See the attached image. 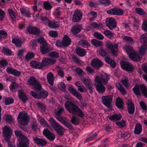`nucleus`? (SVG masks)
Wrapping results in <instances>:
<instances>
[{"label":"nucleus","mask_w":147,"mask_h":147,"mask_svg":"<svg viewBox=\"0 0 147 147\" xmlns=\"http://www.w3.org/2000/svg\"><path fill=\"white\" fill-rule=\"evenodd\" d=\"M65 106L67 110L73 114L78 115L80 117H83L84 114L82 111L75 104L71 102H65Z\"/></svg>","instance_id":"nucleus-1"},{"label":"nucleus","mask_w":147,"mask_h":147,"mask_svg":"<svg viewBox=\"0 0 147 147\" xmlns=\"http://www.w3.org/2000/svg\"><path fill=\"white\" fill-rule=\"evenodd\" d=\"M15 133L16 136L19 138L21 141L18 145V147H28V146L29 144V141L27 137L23 135L20 131L18 130L15 131Z\"/></svg>","instance_id":"nucleus-2"},{"label":"nucleus","mask_w":147,"mask_h":147,"mask_svg":"<svg viewBox=\"0 0 147 147\" xmlns=\"http://www.w3.org/2000/svg\"><path fill=\"white\" fill-rule=\"evenodd\" d=\"M49 121L52 127L58 134L60 136H62L65 131V129L58 124L52 118L49 119Z\"/></svg>","instance_id":"nucleus-3"},{"label":"nucleus","mask_w":147,"mask_h":147,"mask_svg":"<svg viewBox=\"0 0 147 147\" xmlns=\"http://www.w3.org/2000/svg\"><path fill=\"white\" fill-rule=\"evenodd\" d=\"M140 89L142 94L146 97H147V88L144 84L136 85L133 88L132 90L136 95H140L141 94Z\"/></svg>","instance_id":"nucleus-4"},{"label":"nucleus","mask_w":147,"mask_h":147,"mask_svg":"<svg viewBox=\"0 0 147 147\" xmlns=\"http://www.w3.org/2000/svg\"><path fill=\"white\" fill-rule=\"evenodd\" d=\"M3 130L4 136L8 144V146L9 147H13V146H11L10 140L12 133L10 128L7 126H5L3 128Z\"/></svg>","instance_id":"nucleus-5"},{"label":"nucleus","mask_w":147,"mask_h":147,"mask_svg":"<svg viewBox=\"0 0 147 147\" xmlns=\"http://www.w3.org/2000/svg\"><path fill=\"white\" fill-rule=\"evenodd\" d=\"M29 84L32 86L34 90L38 91L42 89L41 85L35 77H31L28 80Z\"/></svg>","instance_id":"nucleus-6"},{"label":"nucleus","mask_w":147,"mask_h":147,"mask_svg":"<svg viewBox=\"0 0 147 147\" xmlns=\"http://www.w3.org/2000/svg\"><path fill=\"white\" fill-rule=\"evenodd\" d=\"M110 78L109 76L105 73H102L100 76H96L94 81L95 82H100L104 85H106L108 83Z\"/></svg>","instance_id":"nucleus-7"},{"label":"nucleus","mask_w":147,"mask_h":147,"mask_svg":"<svg viewBox=\"0 0 147 147\" xmlns=\"http://www.w3.org/2000/svg\"><path fill=\"white\" fill-rule=\"evenodd\" d=\"M19 123L22 125H25L28 124V115L24 112H20L18 117Z\"/></svg>","instance_id":"nucleus-8"},{"label":"nucleus","mask_w":147,"mask_h":147,"mask_svg":"<svg viewBox=\"0 0 147 147\" xmlns=\"http://www.w3.org/2000/svg\"><path fill=\"white\" fill-rule=\"evenodd\" d=\"M113 96L112 95L102 96L101 98L102 102L104 105L107 107L111 108V102Z\"/></svg>","instance_id":"nucleus-9"},{"label":"nucleus","mask_w":147,"mask_h":147,"mask_svg":"<svg viewBox=\"0 0 147 147\" xmlns=\"http://www.w3.org/2000/svg\"><path fill=\"white\" fill-rule=\"evenodd\" d=\"M107 26L111 30L115 28L117 26V23L114 18H108L106 19Z\"/></svg>","instance_id":"nucleus-10"},{"label":"nucleus","mask_w":147,"mask_h":147,"mask_svg":"<svg viewBox=\"0 0 147 147\" xmlns=\"http://www.w3.org/2000/svg\"><path fill=\"white\" fill-rule=\"evenodd\" d=\"M120 64L122 68L128 71L132 72L134 70L133 65L129 62L122 61L121 62Z\"/></svg>","instance_id":"nucleus-11"},{"label":"nucleus","mask_w":147,"mask_h":147,"mask_svg":"<svg viewBox=\"0 0 147 147\" xmlns=\"http://www.w3.org/2000/svg\"><path fill=\"white\" fill-rule=\"evenodd\" d=\"M107 48L109 49L114 56H116L118 51V45L117 43L112 44L109 43L107 44Z\"/></svg>","instance_id":"nucleus-12"},{"label":"nucleus","mask_w":147,"mask_h":147,"mask_svg":"<svg viewBox=\"0 0 147 147\" xmlns=\"http://www.w3.org/2000/svg\"><path fill=\"white\" fill-rule=\"evenodd\" d=\"M82 13L79 10L75 11L73 15V22H75L80 21L82 18Z\"/></svg>","instance_id":"nucleus-13"},{"label":"nucleus","mask_w":147,"mask_h":147,"mask_svg":"<svg viewBox=\"0 0 147 147\" xmlns=\"http://www.w3.org/2000/svg\"><path fill=\"white\" fill-rule=\"evenodd\" d=\"M123 12L122 9L115 8H112L107 11V13L109 14L115 15H121Z\"/></svg>","instance_id":"nucleus-14"},{"label":"nucleus","mask_w":147,"mask_h":147,"mask_svg":"<svg viewBox=\"0 0 147 147\" xmlns=\"http://www.w3.org/2000/svg\"><path fill=\"white\" fill-rule=\"evenodd\" d=\"M43 133L44 135L50 141L52 142L55 140V135L47 129H44Z\"/></svg>","instance_id":"nucleus-15"},{"label":"nucleus","mask_w":147,"mask_h":147,"mask_svg":"<svg viewBox=\"0 0 147 147\" xmlns=\"http://www.w3.org/2000/svg\"><path fill=\"white\" fill-rule=\"evenodd\" d=\"M40 51L43 54L47 53L52 50L49 45L47 43L41 45L40 48Z\"/></svg>","instance_id":"nucleus-16"},{"label":"nucleus","mask_w":147,"mask_h":147,"mask_svg":"<svg viewBox=\"0 0 147 147\" xmlns=\"http://www.w3.org/2000/svg\"><path fill=\"white\" fill-rule=\"evenodd\" d=\"M91 65L92 67L98 69L103 65V63L98 59H94L91 61Z\"/></svg>","instance_id":"nucleus-17"},{"label":"nucleus","mask_w":147,"mask_h":147,"mask_svg":"<svg viewBox=\"0 0 147 147\" xmlns=\"http://www.w3.org/2000/svg\"><path fill=\"white\" fill-rule=\"evenodd\" d=\"M6 70L8 74H13L16 76L19 77L21 74V72L20 71H18L12 67H8Z\"/></svg>","instance_id":"nucleus-18"},{"label":"nucleus","mask_w":147,"mask_h":147,"mask_svg":"<svg viewBox=\"0 0 147 147\" xmlns=\"http://www.w3.org/2000/svg\"><path fill=\"white\" fill-rule=\"evenodd\" d=\"M28 33L31 34L38 35L40 32V29L36 27L29 26L27 29Z\"/></svg>","instance_id":"nucleus-19"},{"label":"nucleus","mask_w":147,"mask_h":147,"mask_svg":"<svg viewBox=\"0 0 147 147\" xmlns=\"http://www.w3.org/2000/svg\"><path fill=\"white\" fill-rule=\"evenodd\" d=\"M129 57L133 61H139L141 59V57L138 55L137 51H134L132 54L129 55Z\"/></svg>","instance_id":"nucleus-20"},{"label":"nucleus","mask_w":147,"mask_h":147,"mask_svg":"<svg viewBox=\"0 0 147 147\" xmlns=\"http://www.w3.org/2000/svg\"><path fill=\"white\" fill-rule=\"evenodd\" d=\"M67 88L70 92L78 98L80 99L81 98V96L80 93L74 89L72 86H68Z\"/></svg>","instance_id":"nucleus-21"},{"label":"nucleus","mask_w":147,"mask_h":147,"mask_svg":"<svg viewBox=\"0 0 147 147\" xmlns=\"http://www.w3.org/2000/svg\"><path fill=\"white\" fill-rule=\"evenodd\" d=\"M96 90L99 92L102 93L104 92L106 90V88L103 84L100 82H96Z\"/></svg>","instance_id":"nucleus-22"},{"label":"nucleus","mask_w":147,"mask_h":147,"mask_svg":"<svg viewBox=\"0 0 147 147\" xmlns=\"http://www.w3.org/2000/svg\"><path fill=\"white\" fill-rule=\"evenodd\" d=\"M33 140L38 145L42 147L45 146L47 143L45 140L37 137L34 138Z\"/></svg>","instance_id":"nucleus-23"},{"label":"nucleus","mask_w":147,"mask_h":147,"mask_svg":"<svg viewBox=\"0 0 147 147\" xmlns=\"http://www.w3.org/2000/svg\"><path fill=\"white\" fill-rule=\"evenodd\" d=\"M18 96L19 98L24 103H25L28 99L27 95L23 90H20L19 91Z\"/></svg>","instance_id":"nucleus-24"},{"label":"nucleus","mask_w":147,"mask_h":147,"mask_svg":"<svg viewBox=\"0 0 147 147\" xmlns=\"http://www.w3.org/2000/svg\"><path fill=\"white\" fill-rule=\"evenodd\" d=\"M128 111L129 114H134V106L133 103L132 102L131 100H129L128 101Z\"/></svg>","instance_id":"nucleus-25"},{"label":"nucleus","mask_w":147,"mask_h":147,"mask_svg":"<svg viewBox=\"0 0 147 147\" xmlns=\"http://www.w3.org/2000/svg\"><path fill=\"white\" fill-rule=\"evenodd\" d=\"M30 65L33 68L40 69L42 67V65L41 63L36 61H31L30 62Z\"/></svg>","instance_id":"nucleus-26"},{"label":"nucleus","mask_w":147,"mask_h":147,"mask_svg":"<svg viewBox=\"0 0 147 147\" xmlns=\"http://www.w3.org/2000/svg\"><path fill=\"white\" fill-rule=\"evenodd\" d=\"M89 27L90 29L92 30L94 29H100L102 27V25L101 24L94 22L90 24Z\"/></svg>","instance_id":"nucleus-27"},{"label":"nucleus","mask_w":147,"mask_h":147,"mask_svg":"<svg viewBox=\"0 0 147 147\" xmlns=\"http://www.w3.org/2000/svg\"><path fill=\"white\" fill-rule=\"evenodd\" d=\"M115 104L116 106L119 109H123L124 103L123 99L120 97L117 98L116 100Z\"/></svg>","instance_id":"nucleus-28"},{"label":"nucleus","mask_w":147,"mask_h":147,"mask_svg":"<svg viewBox=\"0 0 147 147\" xmlns=\"http://www.w3.org/2000/svg\"><path fill=\"white\" fill-rule=\"evenodd\" d=\"M71 40L68 36L67 35H65L62 41L63 45V47L68 46L71 43Z\"/></svg>","instance_id":"nucleus-29"},{"label":"nucleus","mask_w":147,"mask_h":147,"mask_svg":"<svg viewBox=\"0 0 147 147\" xmlns=\"http://www.w3.org/2000/svg\"><path fill=\"white\" fill-rule=\"evenodd\" d=\"M64 110V109L63 107H60L57 110H55L54 112L55 116L57 119L59 118L60 117L62 116L61 114Z\"/></svg>","instance_id":"nucleus-30"},{"label":"nucleus","mask_w":147,"mask_h":147,"mask_svg":"<svg viewBox=\"0 0 147 147\" xmlns=\"http://www.w3.org/2000/svg\"><path fill=\"white\" fill-rule=\"evenodd\" d=\"M81 29V27L79 25L73 26L71 30V32L73 34H76L79 33Z\"/></svg>","instance_id":"nucleus-31"},{"label":"nucleus","mask_w":147,"mask_h":147,"mask_svg":"<svg viewBox=\"0 0 147 147\" xmlns=\"http://www.w3.org/2000/svg\"><path fill=\"white\" fill-rule=\"evenodd\" d=\"M142 130V125L140 123H137L135 127L134 133L136 134H140Z\"/></svg>","instance_id":"nucleus-32"},{"label":"nucleus","mask_w":147,"mask_h":147,"mask_svg":"<svg viewBox=\"0 0 147 147\" xmlns=\"http://www.w3.org/2000/svg\"><path fill=\"white\" fill-rule=\"evenodd\" d=\"M47 78L48 83L51 85H53V84L54 77L53 74L51 72L48 74L47 76Z\"/></svg>","instance_id":"nucleus-33"},{"label":"nucleus","mask_w":147,"mask_h":147,"mask_svg":"<svg viewBox=\"0 0 147 147\" xmlns=\"http://www.w3.org/2000/svg\"><path fill=\"white\" fill-rule=\"evenodd\" d=\"M115 85L118 89L123 94L125 95L126 93V91L122 85L119 83H116Z\"/></svg>","instance_id":"nucleus-34"},{"label":"nucleus","mask_w":147,"mask_h":147,"mask_svg":"<svg viewBox=\"0 0 147 147\" xmlns=\"http://www.w3.org/2000/svg\"><path fill=\"white\" fill-rule=\"evenodd\" d=\"M87 16L89 18L90 20L92 21L97 16V13L94 11H91L88 14Z\"/></svg>","instance_id":"nucleus-35"},{"label":"nucleus","mask_w":147,"mask_h":147,"mask_svg":"<svg viewBox=\"0 0 147 147\" xmlns=\"http://www.w3.org/2000/svg\"><path fill=\"white\" fill-rule=\"evenodd\" d=\"M38 92L39 94L40 98H45L47 97L48 95V92L44 89H42L39 90Z\"/></svg>","instance_id":"nucleus-36"},{"label":"nucleus","mask_w":147,"mask_h":147,"mask_svg":"<svg viewBox=\"0 0 147 147\" xmlns=\"http://www.w3.org/2000/svg\"><path fill=\"white\" fill-rule=\"evenodd\" d=\"M105 61L106 62L110 64L113 67L115 68L116 66V63L114 60L112 59L111 58L107 57L105 58Z\"/></svg>","instance_id":"nucleus-37"},{"label":"nucleus","mask_w":147,"mask_h":147,"mask_svg":"<svg viewBox=\"0 0 147 147\" xmlns=\"http://www.w3.org/2000/svg\"><path fill=\"white\" fill-rule=\"evenodd\" d=\"M121 118V116L120 115L115 114L111 115L109 117V119L111 121H116L119 120Z\"/></svg>","instance_id":"nucleus-38"},{"label":"nucleus","mask_w":147,"mask_h":147,"mask_svg":"<svg viewBox=\"0 0 147 147\" xmlns=\"http://www.w3.org/2000/svg\"><path fill=\"white\" fill-rule=\"evenodd\" d=\"M123 49L127 53L129 56L134 51L132 47L129 46H125L124 47Z\"/></svg>","instance_id":"nucleus-39"},{"label":"nucleus","mask_w":147,"mask_h":147,"mask_svg":"<svg viewBox=\"0 0 147 147\" xmlns=\"http://www.w3.org/2000/svg\"><path fill=\"white\" fill-rule=\"evenodd\" d=\"M76 52L77 54L79 56L83 57L85 55L86 53V51L84 49L80 48L77 49Z\"/></svg>","instance_id":"nucleus-40"},{"label":"nucleus","mask_w":147,"mask_h":147,"mask_svg":"<svg viewBox=\"0 0 147 147\" xmlns=\"http://www.w3.org/2000/svg\"><path fill=\"white\" fill-rule=\"evenodd\" d=\"M147 50V45H143L140 47L139 53L140 55L141 56L143 55L146 53Z\"/></svg>","instance_id":"nucleus-41"},{"label":"nucleus","mask_w":147,"mask_h":147,"mask_svg":"<svg viewBox=\"0 0 147 147\" xmlns=\"http://www.w3.org/2000/svg\"><path fill=\"white\" fill-rule=\"evenodd\" d=\"M8 14L11 18L14 20L16 18V14L12 9H9L8 10Z\"/></svg>","instance_id":"nucleus-42"},{"label":"nucleus","mask_w":147,"mask_h":147,"mask_svg":"<svg viewBox=\"0 0 147 147\" xmlns=\"http://www.w3.org/2000/svg\"><path fill=\"white\" fill-rule=\"evenodd\" d=\"M12 42L17 47H20L22 44V42L18 38H14L12 39Z\"/></svg>","instance_id":"nucleus-43"},{"label":"nucleus","mask_w":147,"mask_h":147,"mask_svg":"<svg viewBox=\"0 0 147 147\" xmlns=\"http://www.w3.org/2000/svg\"><path fill=\"white\" fill-rule=\"evenodd\" d=\"M97 135V134L95 133L90 134L89 137L87 138L85 140V142L86 143L89 142L95 138Z\"/></svg>","instance_id":"nucleus-44"},{"label":"nucleus","mask_w":147,"mask_h":147,"mask_svg":"<svg viewBox=\"0 0 147 147\" xmlns=\"http://www.w3.org/2000/svg\"><path fill=\"white\" fill-rule=\"evenodd\" d=\"M82 81L86 86V87L91 85L92 84V82L89 79L83 78L82 79Z\"/></svg>","instance_id":"nucleus-45"},{"label":"nucleus","mask_w":147,"mask_h":147,"mask_svg":"<svg viewBox=\"0 0 147 147\" xmlns=\"http://www.w3.org/2000/svg\"><path fill=\"white\" fill-rule=\"evenodd\" d=\"M36 105L38 106V108L40 110L41 112H44L45 111L46 109V106L43 103L40 102H38Z\"/></svg>","instance_id":"nucleus-46"},{"label":"nucleus","mask_w":147,"mask_h":147,"mask_svg":"<svg viewBox=\"0 0 147 147\" xmlns=\"http://www.w3.org/2000/svg\"><path fill=\"white\" fill-rule=\"evenodd\" d=\"M53 6L51 3L47 1H45L43 4V8L46 10H50L52 8Z\"/></svg>","instance_id":"nucleus-47"},{"label":"nucleus","mask_w":147,"mask_h":147,"mask_svg":"<svg viewBox=\"0 0 147 147\" xmlns=\"http://www.w3.org/2000/svg\"><path fill=\"white\" fill-rule=\"evenodd\" d=\"M38 120L40 122V124L42 126L47 127H49V125L48 124L45 120L44 118L38 117Z\"/></svg>","instance_id":"nucleus-48"},{"label":"nucleus","mask_w":147,"mask_h":147,"mask_svg":"<svg viewBox=\"0 0 147 147\" xmlns=\"http://www.w3.org/2000/svg\"><path fill=\"white\" fill-rule=\"evenodd\" d=\"M4 117L5 119L7 122L11 123L14 121V119L11 115H4Z\"/></svg>","instance_id":"nucleus-49"},{"label":"nucleus","mask_w":147,"mask_h":147,"mask_svg":"<svg viewBox=\"0 0 147 147\" xmlns=\"http://www.w3.org/2000/svg\"><path fill=\"white\" fill-rule=\"evenodd\" d=\"M24 51V50H19L16 54L17 58L20 61H22V60Z\"/></svg>","instance_id":"nucleus-50"},{"label":"nucleus","mask_w":147,"mask_h":147,"mask_svg":"<svg viewBox=\"0 0 147 147\" xmlns=\"http://www.w3.org/2000/svg\"><path fill=\"white\" fill-rule=\"evenodd\" d=\"M34 56V54L32 52H29L27 53L25 56V61H29L31 59L33 58Z\"/></svg>","instance_id":"nucleus-51"},{"label":"nucleus","mask_w":147,"mask_h":147,"mask_svg":"<svg viewBox=\"0 0 147 147\" xmlns=\"http://www.w3.org/2000/svg\"><path fill=\"white\" fill-rule=\"evenodd\" d=\"M4 101L5 105H9L13 103L14 100L13 98L10 97H7L5 99Z\"/></svg>","instance_id":"nucleus-52"},{"label":"nucleus","mask_w":147,"mask_h":147,"mask_svg":"<svg viewBox=\"0 0 147 147\" xmlns=\"http://www.w3.org/2000/svg\"><path fill=\"white\" fill-rule=\"evenodd\" d=\"M48 26L49 27L51 28H56L59 27V23L56 22H51L50 21Z\"/></svg>","instance_id":"nucleus-53"},{"label":"nucleus","mask_w":147,"mask_h":147,"mask_svg":"<svg viewBox=\"0 0 147 147\" xmlns=\"http://www.w3.org/2000/svg\"><path fill=\"white\" fill-rule=\"evenodd\" d=\"M92 44L96 47H99L102 45V42L96 39H92L91 40Z\"/></svg>","instance_id":"nucleus-54"},{"label":"nucleus","mask_w":147,"mask_h":147,"mask_svg":"<svg viewBox=\"0 0 147 147\" xmlns=\"http://www.w3.org/2000/svg\"><path fill=\"white\" fill-rule=\"evenodd\" d=\"M121 82L126 88L129 86L128 79L126 77L121 80Z\"/></svg>","instance_id":"nucleus-55"},{"label":"nucleus","mask_w":147,"mask_h":147,"mask_svg":"<svg viewBox=\"0 0 147 147\" xmlns=\"http://www.w3.org/2000/svg\"><path fill=\"white\" fill-rule=\"evenodd\" d=\"M79 44L83 46L84 47H87L89 46V43L86 40H82L79 42Z\"/></svg>","instance_id":"nucleus-56"},{"label":"nucleus","mask_w":147,"mask_h":147,"mask_svg":"<svg viewBox=\"0 0 147 147\" xmlns=\"http://www.w3.org/2000/svg\"><path fill=\"white\" fill-rule=\"evenodd\" d=\"M119 135L120 138H123L124 140H126L130 136V134L129 133L126 132Z\"/></svg>","instance_id":"nucleus-57"},{"label":"nucleus","mask_w":147,"mask_h":147,"mask_svg":"<svg viewBox=\"0 0 147 147\" xmlns=\"http://www.w3.org/2000/svg\"><path fill=\"white\" fill-rule=\"evenodd\" d=\"M20 11L21 13L26 17H30L31 15V13L29 11L25 10L23 9H20Z\"/></svg>","instance_id":"nucleus-58"},{"label":"nucleus","mask_w":147,"mask_h":147,"mask_svg":"<svg viewBox=\"0 0 147 147\" xmlns=\"http://www.w3.org/2000/svg\"><path fill=\"white\" fill-rule=\"evenodd\" d=\"M94 37L100 40H102L104 39V36L100 33L98 32H95L94 33Z\"/></svg>","instance_id":"nucleus-59"},{"label":"nucleus","mask_w":147,"mask_h":147,"mask_svg":"<svg viewBox=\"0 0 147 147\" xmlns=\"http://www.w3.org/2000/svg\"><path fill=\"white\" fill-rule=\"evenodd\" d=\"M71 121L73 124L75 125L78 124L79 122L78 118L75 116H72V118L71 119Z\"/></svg>","instance_id":"nucleus-60"},{"label":"nucleus","mask_w":147,"mask_h":147,"mask_svg":"<svg viewBox=\"0 0 147 147\" xmlns=\"http://www.w3.org/2000/svg\"><path fill=\"white\" fill-rule=\"evenodd\" d=\"M18 86V84L15 82H13L9 86V88L12 91L15 90Z\"/></svg>","instance_id":"nucleus-61"},{"label":"nucleus","mask_w":147,"mask_h":147,"mask_svg":"<svg viewBox=\"0 0 147 147\" xmlns=\"http://www.w3.org/2000/svg\"><path fill=\"white\" fill-rule=\"evenodd\" d=\"M41 20L42 22L46 25H48L50 21L46 17L42 16L41 17Z\"/></svg>","instance_id":"nucleus-62"},{"label":"nucleus","mask_w":147,"mask_h":147,"mask_svg":"<svg viewBox=\"0 0 147 147\" xmlns=\"http://www.w3.org/2000/svg\"><path fill=\"white\" fill-rule=\"evenodd\" d=\"M2 52L6 55H11L12 52L11 51L7 48H3Z\"/></svg>","instance_id":"nucleus-63"},{"label":"nucleus","mask_w":147,"mask_h":147,"mask_svg":"<svg viewBox=\"0 0 147 147\" xmlns=\"http://www.w3.org/2000/svg\"><path fill=\"white\" fill-rule=\"evenodd\" d=\"M141 42L147 43V33L142 34L141 36Z\"/></svg>","instance_id":"nucleus-64"}]
</instances>
